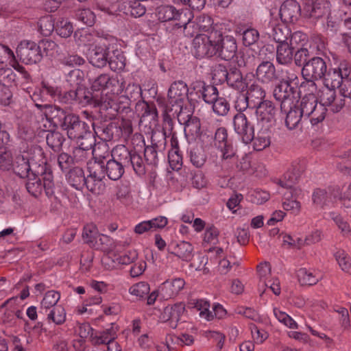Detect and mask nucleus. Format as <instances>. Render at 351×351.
I'll list each match as a JSON object with an SVG mask.
<instances>
[{
    "label": "nucleus",
    "mask_w": 351,
    "mask_h": 351,
    "mask_svg": "<svg viewBox=\"0 0 351 351\" xmlns=\"http://www.w3.org/2000/svg\"><path fill=\"white\" fill-rule=\"evenodd\" d=\"M132 169L138 176L146 173V164L136 150H130L123 145H117L111 151V158L104 162V173L112 180H119L125 169Z\"/></svg>",
    "instance_id": "obj_1"
},
{
    "label": "nucleus",
    "mask_w": 351,
    "mask_h": 351,
    "mask_svg": "<svg viewBox=\"0 0 351 351\" xmlns=\"http://www.w3.org/2000/svg\"><path fill=\"white\" fill-rule=\"evenodd\" d=\"M47 165L43 149L38 145H27L15 156L12 167L17 176L25 178L31 173L43 174Z\"/></svg>",
    "instance_id": "obj_2"
},
{
    "label": "nucleus",
    "mask_w": 351,
    "mask_h": 351,
    "mask_svg": "<svg viewBox=\"0 0 351 351\" xmlns=\"http://www.w3.org/2000/svg\"><path fill=\"white\" fill-rule=\"evenodd\" d=\"M164 134L161 132H152L151 136V145L145 146L143 136L138 134L133 136L132 141H138L144 146V156L147 165L156 166L158 163V154H162L166 148L167 140H165Z\"/></svg>",
    "instance_id": "obj_3"
},
{
    "label": "nucleus",
    "mask_w": 351,
    "mask_h": 351,
    "mask_svg": "<svg viewBox=\"0 0 351 351\" xmlns=\"http://www.w3.org/2000/svg\"><path fill=\"white\" fill-rule=\"evenodd\" d=\"M100 108L108 112L110 119H114L118 114H128L131 111V99L116 94L105 95L98 101Z\"/></svg>",
    "instance_id": "obj_4"
},
{
    "label": "nucleus",
    "mask_w": 351,
    "mask_h": 351,
    "mask_svg": "<svg viewBox=\"0 0 351 351\" xmlns=\"http://www.w3.org/2000/svg\"><path fill=\"white\" fill-rule=\"evenodd\" d=\"M219 34L213 29L209 34H197L193 40V53L197 58H211L215 56V40Z\"/></svg>",
    "instance_id": "obj_5"
},
{
    "label": "nucleus",
    "mask_w": 351,
    "mask_h": 351,
    "mask_svg": "<svg viewBox=\"0 0 351 351\" xmlns=\"http://www.w3.org/2000/svg\"><path fill=\"white\" fill-rule=\"evenodd\" d=\"M193 18L192 12L189 10H185V13L180 21L167 26L166 32L172 36L195 37L197 34H199V31L195 21H192Z\"/></svg>",
    "instance_id": "obj_6"
},
{
    "label": "nucleus",
    "mask_w": 351,
    "mask_h": 351,
    "mask_svg": "<svg viewBox=\"0 0 351 351\" xmlns=\"http://www.w3.org/2000/svg\"><path fill=\"white\" fill-rule=\"evenodd\" d=\"M331 4L328 0L306 1L302 9V16L313 23L330 15Z\"/></svg>",
    "instance_id": "obj_7"
},
{
    "label": "nucleus",
    "mask_w": 351,
    "mask_h": 351,
    "mask_svg": "<svg viewBox=\"0 0 351 351\" xmlns=\"http://www.w3.org/2000/svg\"><path fill=\"white\" fill-rule=\"evenodd\" d=\"M102 167L99 164H90L88 167L89 173L85 178L86 184L84 186L95 195L103 193L106 189L104 182L105 173Z\"/></svg>",
    "instance_id": "obj_8"
},
{
    "label": "nucleus",
    "mask_w": 351,
    "mask_h": 351,
    "mask_svg": "<svg viewBox=\"0 0 351 351\" xmlns=\"http://www.w3.org/2000/svg\"><path fill=\"white\" fill-rule=\"evenodd\" d=\"M219 36L215 40L216 55L221 60L229 61L234 58L237 52L236 39L232 36H223L221 30H217Z\"/></svg>",
    "instance_id": "obj_9"
},
{
    "label": "nucleus",
    "mask_w": 351,
    "mask_h": 351,
    "mask_svg": "<svg viewBox=\"0 0 351 351\" xmlns=\"http://www.w3.org/2000/svg\"><path fill=\"white\" fill-rule=\"evenodd\" d=\"M16 53L20 60L26 64H36L43 58V52L38 44L32 41L21 42L17 47Z\"/></svg>",
    "instance_id": "obj_10"
},
{
    "label": "nucleus",
    "mask_w": 351,
    "mask_h": 351,
    "mask_svg": "<svg viewBox=\"0 0 351 351\" xmlns=\"http://www.w3.org/2000/svg\"><path fill=\"white\" fill-rule=\"evenodd\" d=\"M112 87V91L117 94L121 93L125 89V81L123 78L119 77H110L108 74L102 73L95 77L91 82V88L99 91Z\"/></svg>",
    "instance_id": "obj_11"
},
{
    "label": "nucleus",
    "mask_w": 351,
    "mask_h": 351,
    "mask_svg": "<svg viewBox=\"0 0 351 351\" xmlns=\"http://www.w3.org/2000/svg\"><path fill=\"white\" fill-rule=\"evenodd\" d=\"M232 123L234 132L244 143L247 144L252 142L254 138V125L244 113L237 112L234 114Z\"/></svg>",
    "instance_id": "obj_12"
},
{
    "label": "nucleus",
    "mask_w": 351,
    "mask_h": 351,
    "mask_svg": "<svg viewBox=\"0 0 351 351\" xmlns=\"http://www.w3.org/2000/svg\"><path fill=\"white\" fill-rule=\"evenodd\" d=\"M327 66L325 60L320 57H313L308 60L302 69L304 79L320 80L326 73Z\"/></svg>",
    "instance_id": "obj_13"
},
{
    "label": "nucleus",
    "mask_w": 351,
    "mask_h": 351,
    "mask_svg": "<svg viewBox=\"0 0 351 351\" xmlns=\"http://www.w3.org/2000/svg\"><path fill=\"white\" fill-rule=\"evenodd\" d=\"M254 108H256L257 121L263 126L270 127L275 122L278 108L271 101L265 100Z\"/></svg>",
    "instance_id": "obj_14"
},
{
    "label": "nucleus",
    "mask_w": 351,
    "mask_h": 351,
    "mask_svg": "<svg viewBox=\"0 0 351 351\" xmlns=\"http://www.w3.org/2000/svg\"><path fill=\"white\" fill-rule=\"evenodd\" d=\"M296 87L285 82H280L274 90V97L280 101V109H286L296 100Z\"/></svg>",
    "instance_id": "obj_15"
},
{
    "label": "nucleus",
    "mask_w": 351,
    "mask_h": 351,
    "mask_svg": "<svg viewBox=\"0 0 351 351\" xmlns=\"http://www.w3.org/2000/svg\"><path fill=\"white\" fill-rule=\"evenodd\" d=\"M88 127V124L81 121L79 116L70 112L60 128L66 132L70 139H73L79 138V135Z\"/></svg>",
    "instance_id": "obj_16"
},
{
    "label": "nucleus",
    "mask_w": 351,
    "mask_h": 351,
    "mask_svg": "<svg viewBox=\"0 0 351 351\" xmlns=\"http://www.w3.org/2000/svg\"><path fill=\"white\" fill-rule=\"evenodd\" d=\"M214 145L221 152V160L232 158L235 153L232 145L228 139V131L221 127L216 130L213 139Z\"/></svg>",
    "instance_id": "obj_17"
},
{
    "label": "nucleus",
    "mask_w": 351,
    "mask_h": 351,
    "mask_svg": "<svg viewBox=\"0 0 351 351\" xmlns=\"http://www.w3.org/2000/svg\"><path fill=\"white\" fill-rule=\"evenodd\" d=\"M16 75L10 68L0 69V89L5 105L8 104L12 97V88L16 85Z\"/></svg>",
    "instance_id": "obj_18"
},
{
    "label": "nucleus",
    "mask_w": 351,
    "mask_h": 351,
    "mask_svg": "<svg viewBox=\"0 0 351 351\" xmlns=\"http://www.w3.org/2000/svg\"><path fill=\"white\" fill-rule=\"evenodd\" d=\"M36 106L43 111L46 119L56 128H60L70 113L55 105L36 104Z\"/></svg>",
    "instance_id": "obj_19"
},
{
    "label": "nucleus",
    "mask_w": 351,
    "mask_h": 351,
    "mask_svg": "<svg viewBox=\"0 0 351 351\" xmlns=\"http://www.w3.org/2000/svg\"><path fill=\"white\" fill-rule=\"evenodd\" d=\"M279 14L285 23H293L302 16V10L295 0H287L281 5Z\"/></svg>",
    "instance_id": "obj_20"
},
{
    "label": "nucleus",
    "mask_w": 351,
    "mask_h": 351,
    "mask_svg": "<svg viewBox=\"0 0 351 351\" xmlns=\"http://www.w3.org/2000/svg\"><path fill=\"white\" fill-rule=\"evenodd\" d=\"M189 88L187 84L182 81H176L171 84L168 90V99L169 104L173 107L176 105H182L188 99Z\"/></svg>",
    "instance_id": "obj_21"
},
{
    "label": "nucleus",
    "mask_w": 351,
    "mask_h": 351,
    "mask_svg": "<svg viewBox=\"0 0 351 351\" xmlns=\"http://www.w3.org/2000/svg\"><path fill=\"white\" fill-rule=\"evenodd\" d=\"M192 88L199 99L210 105L217 99L219 91L216 86L207 84L204 81H196L192 84Z\"/></svg>",
    "instance_id": "obj_22"
},
{
    "label": "nucleus",
    "mask_w": 351,
    "mask_h": 351,
    "mask_svg": "<svg viewBox=\"0 0 351 351\" xmlns=\"http://www.w3.org/2000/svg\"><path fill=\"white\" fill-rule=\"evenodd\" d=\"M185 10H178L173 5H163L158 7L156 10V16L161 23L171 22L169 25L179 22L183 17Z\"/></svg>",
    "instance_id": "obj_23"
},
{
    "label": "nucleus",
    "mask_w": 351,
    "mask_h": 351,
    "mask_svg": "<svg viewBox=\"0 0 351 351\" xmlns=\"http://www.w3.org/2000/svg\"><path fill=\"white\" fill-rule=\"evenodd\" d=\"M109 48L95 45L89 48L87 59L90 64L97 68H104L108 62Z\"/></svg>",
    "instance_id": "obj_24"
},
{
    "label": "nucleus",
    "mask_w": 351,
    "mask_h": 351,
    "mask_svg": "<svg viewBox=\"0 0 351 351\" xmlns=\"http://www.w3.org/2000/svg\"><path fill=\"white\" fill-rule=\"evenodd\" d=\"M348 69V64L344 62L341 63L338 68L326 71L324 76V86L333 88H339Z\"/></svg>",
    "instance_id": "obj_25"
},
{
    "label": "nucleus",
    "mask_w": 351,
    "mask_h": 351,
    "mask_svg": "<svg viewBox=\"0 0 351 351\" xmlns=\"http://www.w3.org/2000/svg\"><path fill=\"white\" fill-rule=\"evenodd\" d=\"M321 103L319 104L326 106H330V110L333 112H339L345 106L344 99L336 97L335 88L325 86L320 95Z\"/></svg>",
    "instance_id": "obj_26"
},
{
    "label": "nucleus",
    "mask_w": 351,
    "mask_h": 351,
    "mask_svg": "<svg viewBox=\"0 0 351 351\" xmlns=\"http://www.w3.org/2000/svg\"><path fill=\"white\" fill-rule=\"evenodd\" d=\"M193 246L187 241L172 243L168 247V252L185 262H190L194 256Z\"/></svg>",
    "instance_id": "obj_27"
},
{
    "label": "nucleus",
    "mask_w": 351,
    "mask_h": 351,
    "mask_svg": "<svg viewBox=\"0 0 351 351\" xmlns=\"http://www.w3.org/2000/svg\"><path fill=\"white\" fill-rule=\"evenodd\" d=\"M266 34L277 43L282 44L288 42L291 30L285 24H276L272 21L269 23Z\"/></svg>",
    "instance_id": "obj_28"
},
{
    "label": "nucleus",
    "mask_w": 351,
    "mask_h": 351,
    "mask_svg": "<svg viewBox=\"0 0 351 351\" xmlns=\"http://www.w3.org/2000/svg\"><path fill=\"white\" fill-rule=\"evenodd\" d=\"M43 180V189L46 195L50 199H58L63 195L61 187L59 185H55L53 180V175L51 169L46 165Z\"/></svg>",
    "instance_id": "obj_29"
},
{
    "label": "nucleus",
    "mask_w": 351,
    "mask_h": 351,
    "mask_svg": "<svg viewBox=\"0 0 351 351\" xmlns=\"http://www.w3.org/2000/svg\"><path fill=\"white\" fill-rule=\"evenodd\" d=\"M287 108L286 109H280L281 112L286 114L285 125L290 130H294L301 124L304 116L298 108V105L295 103L289 104Z\"/></svg>",
    "instance_id": "obj_30"
},
{
    "label": "nucleus",
    "mask_w": 351,
    "mask_h": 351,
    "mask_svg": "<svg viewBox=\"0 0 351 351\" xmlns=\"http://www.w3.org/2000/svg\"><path fill=\"white\" fill-rule=\"evenodd\" d=\"M256 75L258 80L268 84L277 79L274 64L269 61H263L257 67Z\"/></svg>",
    "instance_id": "obj_31"
},
{
    "label": "nucleus",
    "mask_w": 351,
    "mask_h": 351,
    "mask_svg": "<svg viewBox=\"0 0 351 351\" xmlns=\"http://www.w3.org/2000/svg\"><path fill=\"white\" fill-rule=\"evenodd\" d=\"M226 82L229 86L241 91L247 88V83L243 77L241 71L234 66H230L228 69V74Z\"/></svg>",
    "instance_id": "obj_32"
},
{
    "label": "nucleus",
    "mask_w": 351,
    "mask_h": 351,
    "mask_svg": "<svg viewBox=\"0 0 351 351\" xmlns=\"http://www.w3.org/2000/svg\"><path fill=\"white\" fill-rule=\"evenodd\" d=\"M85 175L83 169L79 167L71 169L66 175L67 182L77 190H82L86 184Z\"/></svg>",
    "instance_id": "obj_33"
},
{
    "label": "nucleus",
    "mask_w": 351,
    "mask_h": 351,
    "mask_svg": "<svg viewBox=\"0 0 351 351\" xmlns=\"http://www.w3.org/2000/svg\"><path fill=\"white\" fill-rule=\"evenodd\" d=\"M295 50L289 45V43L278 44L276 47V61L282 65H287L293 60Z\"/></svg>",
    "instance_id": "obj_34"
},
{
    "label": "nucleus",
    "mask_w": 351,
    "mask_h": 351,
    "mask_svg": "<svg viewBox=\"0 0 351 351\" xmlns=\"http://www.w3.org/2000/svg\"><path fill=\"white\" fill-rule=\"evenodd\" d=\"M197 306H199V309H202V311L200 313L201 315H206V318L207 320H211L213 319V317L218 319L223 318L226 314V311L224 309V308L222 306V305L217 304H215L213 307V313L212 312H210L208 311V308L210 307V304L204 300H199L197 302Z\"/></svg>",
    "instance_id": "obj_35"
},
{
    "label": "nucleus",
    "mask_w": 351,
    "mask_h": 351,
    "mask_svg": "<svg viewBox=\"0 0 351 351\" xmlns=\"http://www.w3.org/2000/svg\"><path fill=\"white\" fill-rule=\"evenodd\" d=\"M27 178L26 182V189L29 193L34 197H38L43 190V180L44 174L34 175L31 173Z\"/></svg>",
    "instance_id": "obj_36"
},
{
    "label": "nucleus",
    "mask_w": 351,
    "mask_h": 351,
    "mask_svg": "<svg viewBox=\"0 0 351 351\" xmlns=\"http://www.w3.org/2000/svg\"><path fill=\"white\" fill-rule=\"evenodd\" d=\"M271 132L269 127H265L260 130L256 136L254 135L253 147L256 151H262L267 147L271 143Z\"/></svg>",
    "instance_id": "obj_37"
},
{
    "label": "nucleus",
    "mask_w": 351,
    "mask_h": 351,
    "mask_svg": "<svg viewBox=\"0 0 351 351\" xmlns=\"http://www.w3.org/2000/svg\"><path fill=\"white\" fill-rule=\"evenodd\" d=\"M185 282L182 278H175L171 280H166L163 283L162 291L164 297L171 298L178 294L184 288Z\"/></svg>",
    "instance_id": "obj_38"
},
{
    "label": "nucleus",
    "mask_w": 351,
    "mask_h": 351,
    "mask_svg": "<svg viewBox=\"0 0 351 351\" xmlns=\"http://www.w3.org/2000/svg\"><path fill=\"white\" fill-rule=\"evenodd\" d=\"M184 311V305L181 303L165 308V315L167 316V321L172 328L177 327L178 322L180 320Z\"/></svg>",
    "instance_id": "obj_39"
},
{
    "label": "nucleus",
    "mask_w": 351,
    "mask_h": 351,
    "mask_svg": "<svg viewBox=\"0 0 351 351\" xmlns=\"http://www.w3.org/2000/svg\"><path fill=\"white\" fill-rule=\"evenodd\" d=\"M92 156L95 159L93 164H99L104 167L105 160L110 156L111 152L108 144L105 142H98L91 151Z\"/></svg>",
    "instance_id": "obj_40"
},
{
    "label": "nucleus",
    "mask_w": 351,
    "mask_h": 351,
    "mask_svg": "<svg viewBox=\"0 0 351 351\" xmlns=\"http://www.w3.org/2000/svg\"><path fill=\"white\" fill-rule=\"evenodd\" d=\"M72 140H76L77 146L92 151L96 143V138L95 134L93 133L90 130V126L87 128L80 135L79 138H73Z\"/></svg>",
    "instance_id": "obj_41"
},
{
    "label": "nucleus",
    "mask_w": 351,
    "mask_h": 351,
    "mask_svg": "<svg viewBox=\"0 0 351 351\" xmlns=\"http://www.w3.org/2000/svg\"><path fill=\"white\" fill-rule=\"evenodd\" d=\"M195 23L199 32H207L208 34L214 29L220 30L219 25L214 24L213 19L209 15L205 14L197 16Z\"/></svg>",
    "instance_id": "obj_42"
},
{
    "label": "nucleus",
    "mask_w": 351,
    "mask_h": 351,
    "mask_svg": "<svg viewBox=\"0 0 351 351\" xmlns=\"http://www.w3.org/2000/svg\"><path fill=\"white\" fill-rule=\"evenodd\" d=\"M297 101L298 108L304 116L308 118L310 114L313 112V110L319 104L315 96H303L299 104Z\"/></svg>",
    "instance_id": "obj_43"
},
{
    "label": "nucleus",
    "mask_w": 351,
    "mask_h": 351,
    "mask_svg": "<svg viewBox=\"0 0 351 351\" xmlns=\"http://www.w3.org/2000/svg\"><path fill=\"white\" fill-rule=\"evenodd\" d=\"M247 96L251 104H253L252 107L253 108L266 100L264 99L265 97V90L261 86L255 84L250 85L247 91Z\"/></svg>",
    "instance_id": "obj_44"
},
{
    "label": "nucleus",
    "mask_w": 351,
    "mask_h": 351,
    "mask_svg": "<svg viewBox=\"0 0 351 351\" xmlns=\"http://www.w3.org/2000/svg\"><path fill=\"white\" fill-rule=\"evenodd\" d=\"M60 298V294L59 292L53 290L47 291L41 301L40 313H47L53 306H57Z\"/></svg>",
    "instance_id": "obj_45"
},
{
    "label": "nucleus",
    "mask_w": 351,
    "mask_h": 351,
    "mask_svg": "<svg viewBox=\"0 0 351 351\" xmlns=\"http://www.w3.org/2000/svg\"><path fill=\"white\" fill-rule=\"evenodd\" d=\"M47 315L48 322H53L56 325H62L66 321V312L63 306L58 305L49 309L47 313H42Z\"/></svg>",
    "instance_id": "obj_46"
},
{
    "label": "nucleus",
    "mask_w": 351,
    "mask_h": 351,
    "mask_svg": "<svg viewBox=\"0 0 351 351\" xmlns=\"http://www.w3.org/2000/svg\"><path fill=\"white\" fill-rule=\"evenodd\" d=\"M118 330L114 324L112 323L111 326L102 331L99 336L93 337L92 341L94 345L107 344L112 343L116 338V333Z\"/></svg>",
    "instance_id": "obj_47"
},
{
    "label": "nucleus",
    "mask_w": 351,
    "mask_h": 351,
    "mask_svg": "<svg viewBox=\"0 0 351 351\" xmlns=\"http://www.w3.org/2000/svg\"><path fill=\"white\" fill-rule=\"evenodd\" d=\"M47 145L54 152L62 149L63 143L65 141L64 135L58 131H48L46 135Z\"/></svg>",
    "instance_id": "obj_48"
},
{
    "label": "nucleus",
    "mask_w": 351,
    "mask_h": 351,
    "mask_svg": "<svg viewBox=\"0 0 351 351\" xmlns=\"http://www.w3.org/2000/svg\"><path fill=\"white\" fill-rule=\"evenodd\" d=\"M83 93L82 88H76L64 92L60 90L57 101L62 104L73 105L77 103L79 95Z\"/></svg>",
    "instance_id": "obj_49"
},
{
    "label": "nucleus",
    "mask_w": 351,
    "mask_h": 351,
    "mask_svg": "<svg viewBox=\"0 0 351 351\" xmlns=\"http://www.w3.org/2000/svg\"><path fill=\"white\" fill-rule=\"evenodd\" d=\"M40 51H43L46 56L55 57L62 53L60 46L50 39H43L38 43Z\"/></svg>",
    "instance_id": "obj_50"
},
{
    "label": "nucleus",
    "mask_w": 351,
    "mask_h": 351,
    "mask_svg": "<svg viewBox=\"0 0 351 351\" xmlns=\"http://www.w3.org/2000/svg\"><path fill=\"white\" fill-rule=\"evenodd\" d=\"M236 32L243 36V43L245 46L254 44L259 38L258 32L254 28L238 27Z\"/></svg>",
    "instance_id": "obj_51"
},
{
    "label": "nucleus",
    "mask_w": 351,
    "mask_h": 351,
    "mask_svg": "<svg viewBox=\"0 0 351 351\" xmlns=\"http://www.w3.org/2000/svg\"><path fill=\"white\" fill-rule=\"evenodd\" d=\"M173 108L168 110L163 114V124L162 130L161 131H154L153 132H161L164 134L165 140L167 136H171V140H173L176 136V132H173V122L172 120V111Z\"/></svg>",
    "instance_id": "obj_52"
},
{
    "label": "nucleus",
    "mask_w": 351,
    "mask_h": 351,
    "mask_svg": "<svg viewBox=\"0 0 351 351\" xmlns=\"http://www.w3.org/2000/svg\"><path fill=\"white\" fill-rule=\"evenodd\" d=\"M174 106L176 108L172 111V116H176L180 124L184 125L194 117L191 110L186 106H184V104Z\"/></svg>",
    "instance_id": "obj_53"
},
{
    "label": "nucleus",
    "mask_w": 351,
    "mask_h": 351,
    "mask_svg": "<svg viewBox=\"0 0 351 351\" xmlns=\"http://www.w3.org/2000/svg\"><path fill=\"white\" fill-rule=\"evenodd\" d=\"M108 64L113 71H123L125 66V58L121 51H114L112 56H108Z\"/></svg>",
    "instance_id": "obj_54"
},
{
    "label": "nucleus",
    "mask_w": 351,
    "mask_h": 351,
    "mask_svg": "<svg viewBox=\"0 0 351 351\" xmlns=\"http://www.w3.org/2000/svg\"><path fill=\"white\" fill-rule=\"evenodd\" d=\"M210 105L212 106V109L214 113L221 117L226 116L230 110V104L229 101L226 98L219 97V95Z\"/></svg>",
    "instance_id": "obj_55"
},
{
    "label": "nucleus",
    "mask_w": 351,
    "mask_h": 351,
    "mask_svg": "<svg viewBox=\"0 0 351 351\" xmlns=\"http://www.w3.org/2000/svg\"><path fill=\"white\" fill-rule=\"evenodd\" d=\"M99 235L97 226L93 223H89L84 227L82 238L84 242L90 247L96 246V239Z\"/></svg>",
    "instance_id": "obj_56"
},
{
    "label": "nucleus",
    "mask_w": 351,
    "mask_h": 351,
    "mask_svg": "<svg viewBox=\"0 0 351 351\" xmlns=\"http://www.w3.org/2000/svg\"><path fill=\"white\" fill-rule=\"evenodd\" d=\"M289 45L294 49L306 47L308 37L302 32L297 31L291 34L289 38Z\"/></svg>",
    "instance_id": "obj_57"
},
{
    "label": "nucleus",
    "mask_w": 351,
    "mask_h": 351,
    "mask_svg": "<svg viewBox=\"0 0 351 351\" xmlns=\"http://www.w3.org/2000/svg\"><path fill=\"white\" fill-rule=\"evenodd\" d=\"M298 278L301 285L308 286L317 284L319 279V276L305 268H301L298 270Z\"/></svg>",
    "instance_id": "obj_58"
},
{
    "label": "nucleus",
    "mask_w": 351,
    "mask_h": 351,
    "mask_svg": "<svg viewBox=\"0 0 351 351\" xmlns=\"http://www.w3.org/2000/svg\"><path fill=\"white\" fill-rule=\"evenodd\" d=\"M189 157L191 163L196 167H202L206 162V156L200 147H191L189 150Z\"/></svg>",
    "instance_id": "obj_59"
},
{
    "label": "nucleus",
    "mask_w": 351,
    "mask_h": 351,
    "mask_svg": "<svg viewBox=\"0 0 351 351\" xmlns=\"http://www.w3.org/2000/svg\"><path fill=\"white\" fill-rule=\"evenodd\" d=\"M38 31L45 36H49L54 29V21L51 15L41 17L38 22Z\"/></svg>",
    "instance_id": "obj_60"
},
{
    "label": "nucleus",
    "mask_w": 351,
    "mask_h": 351,
    "mask_svg": "<svg viewBox=\"0 0 351 351\" xmlns=\"http://www.w3.org/2000/svg\"><path fill=\"white\" fill-rule=\"evenodd\" d=\"M335 258L340 268L345 272L351 274V257L343 250L337 251Z\"/></svg>",
    "instance_id": "obj_61"
},
{
    "label": "nucleus",
    "mask_w": 351,
    "mask_h": 351,
    "mask_svg": "<svg viewBox=\"0 0 351 351\" xmlns=\"http://www.w3.org/2000/svg\"><path fill=\"white\" fill-rule=\"evenodd\" d=\"M184 125V131L186 136L195 138L199 135L201 124L199 119L197 117H192V119Z\"/></svg>",
    "instance_id": "obj_62"
},
{
    "label": "nucleus",
    "mask_w": 351,
    "mask_h": 351,
    "mask_svg": "<svg viewBox=\"0 0 351 351\" xmlns=\"http://www.w3.org/2000/svg\"><path fill=\"white\" fill-rule=\"evenodd\" d=\"M316 80V79H304V81L300 84L299 93H304V96H315V94L317 90Z\"/></svg>",
    "instance_id": "obj_63"
},
{
    "label": "nucleus",
    "mask_w": 351,
    "mask_h": 351,
    "mask_svg": "<svg viewBox=\"0 0 351 351\" xmlns=\"http://www.w3.org/2000/svg\"><path fill=\"white\" fill-rule=\"evenodd\" d=\"M326 112L327 108L324 105L318 104L309 115L311 123L315 125L322 122L326 117Z\"/></svg>",
    "instance_id": "obj_64"
}]
</instances>
